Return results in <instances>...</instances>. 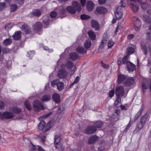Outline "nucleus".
<instances>
[{"label": "nucleus", "instance_id": "obj_1", "mask_svg": "<svg viewBox=\"0 0 151 151\" xmlns=\"http://www.w3.org/2000/svg\"><path fill=\"white\" fill-rule=\"evenodd\" d=\"M120 4V6L118 5L116 7V11L115 12V16L117 19H120L123 15L122 13L120 11L122 10L121 7H124L125 6V4L123 3V1H121Z\"/></svg>", "mask_w": 151, "mask_h": 151}, {"label": "nucleus", "instance_id": "obj_2", "mask_svg": "<svg viewBox=\"0 0 151 151\" xmlns=\"http://www.w3.org/2000/svg\"><path fill=\"white\" fill-rule=\"evenodd\" d=\"M116 97L121 98L125 95L124 88L123 86H120L117 87L115 90Z\"/></svg>", "mask_w": 151, "mask_h": 151}, {"label": "nucleus", "instance_id": "obj_3", "mask_svg": "<svg viewBox=\"0 0 151 151\" xmlns=\"http://www.w3.org/2000/svg\"><path fill=\"white\" fill-rule=\"evenodd\" d=\"M138 1L137 0H129V2L130 3L131 9L134 12H137L139 9L138 5L136 2Z\"/></svg>", "mask_w": 151, "mask_h": 151}, {"label": "nucleus", "instance_id": "obj_4", "mask_svg": "<svg viewBox=\"0 0 151 151\" xmlns=\"http://www.w3.org/2000/svg\"><path fill=\"white\" fill-rule=\"evenodd\" d=\"M33 108L35 111H38L43 109V107L41 102L37 100H35L33 103Z\"/></svg>", "mask_w": 151, "mask_h": 151}, {"label": "nucleus", "instance_id": "obj_5", "mask_svg": "<svg viewBox=\"0 0 151 151\" xmlns=\"http://www.w3.org/2000/svg\"><path fill=\"white\" fill-rule=\"evenodd\" d=\"M66 67L68 69L70 70L71 75L73 74L76 70V66L72 61H68L66 64Z\"/></svg>", "mask_w": 151, "mask_h": 151}, {"label": "nucleus", "instance_id": "obj_6", "mask_svg": "<svg viewBox=\"0 0 151 151\" xmlns=\"http://www.w3.org/2000/svg\"><path fill=\"white\" fill-rule=\"evenodd\" d=\"M96 131V129L93 126H89L85 129L84 132L87 134H90L94 133Z\"/></svg>", "mask_w": 151, "mask_h": 151}, {"label": "nucleus", "instance_id": "obj_7", "mask_svg": "<svg viewBox=\"0 0 151 151\" xmlns=\"http://www.w3.org/2000/svg\"><path fill=\"white\" fill-rule=\"evenodd\" d=\"M42 27V25L40 22H37L34 25V29L37 32H41Z\"/></svg>", "mask_w": 151, "mask_h": 151}, {"label": "nucleus", "instance_id": "obj_8", "mask_svg": "<svg viewBox=\"0 0 151 151\" xmlns=\"http://www.w3.org/2000/svg\"><path fill=\"white\" fill-rule=\"evenodd\" d=\"M136 19L134 23V29L136 31H138L141 29V22L138 18H136Z\"/></svg>", "mask_w": 151, "mask_h": 151}, {"label": "nucleus", "instance_id": "obj_9", "mask_svg": "<svg viewBox=\"0 0 151 151\" xmlns=\"http://www.w3.org/2000/svg\"><path fill=\"white\" fill-rule=\"evenodd\" d=\"M52 99L56 103L58 104L60 101V95L57 93L53 94L52 96Z\"/></svg>", "mask_w": 151, "mask_h": 151}, {"label": "nucleus", "instance_id": "obj_10", "mask_svg": "<svg viewBox=\"0 0 151 151\" xmlns=\"http://www.w3.org/2000/svg\"><path fill=\"white\" fill-rule=\"evenodd\" d=\"M127 67L129 72H132L135 69V66L130 62L127 63Z\"/></svg>", "mask_w": 151, "mask_h": 151}, {"label": "nucleus", "instance_id": "obj_11", "mask_svg": "<svg viewBox=\"0 0 151 151\" xmlns=\"http://www.w3.org/2000/svg\"><path fill=\"white\" fill-rule=\"evenodd\" d=\"M138 2L141 4V7L143 9L147 8L149 5L146 3L147 0H137Z\"/></svg>", "mask_w": 151, "mask_h": 151}, {"label": "nucleus", "instance_id": "obj_12", "mask_svg": "<svg viewBox=\"0 0 151 151\" xmlns=\"http://www.w3.org/2000/svg\"><path fill=\"white\" fill-rule=\"evenodd\" d=\"M91 24L92 27L95 30H98L100 28V25L97 21L95 20H92Z\"/></svg>", "mask_w": 151, "mask_h": 151}, {"label": "nucleus", "instance_id": "obj_13", "mask_svg": "<svg viewBox=\"0 0 151 151\" xmlns=\"http://www.w3.org/2000/svg\"><path fill=\"white\" fill-rule=\"evenodd\" d=\"M87 8L89 12H91L93 10L94 8V4L93 2L91 1H88L86 4Z\"/></svg>", "mask_w": 151, "mask_h": 151}, {"label": "nucleus", "instance_id": "obj_14", "mask_svg": "<svg viewBox=\"0 0 151 151\" xmlns=\"http://www.w3.org/2000/svg\"><path fill=\"white\" fill-rule=\"evenodd\" d=\"M72 7L74 8H75V9L78 12H80L81 11V7L80 5L76 1H74L72 2Z\"/></svg>", "mask_w": 151, "mask_h": 151}, {"label": "nucleus", "instance_id": "obj_15", "mask_svg": "<svg viewBox=\"0 0 151 151\" xmlns=\"http://www.w3.org/2000/svg\"><path fill=\"white\" fill-rule=\"evenodd\" d=\"M67 75V72L65 70H62L59 71L58 73V77L60 78L66 77Z\"/></svg>", "mask_w": 151, "mask_h": 151}, {"label": "nucleus", "instance_id": "obj_16", "mask_svg": "<svg viewBox=\"0 0 151 151\" xmlns=\"http://www.w3.org/2000/svg\"><path fill=\"white\" fill-rule=\"evenodd\" d=\"M21 29L26 34L29 33L31 31L30 27L26 24L23 25Z\"/></svg>", "mask_w": 151, "mask_h": 151}, {"label": "nucleus", "instance_id": "obj_17", "mask_svg": "<svg viewBox=\"0 0 151 151\" xmlns=\"http://www.w3.org/2000/svg\"><path fill=\"white\" fill-rule=\"evenodd\" d=\"M141 17L145 22L148 23H151V18L148 16L143 14L141 16Z\"/></svg>", "mask_w": 151, "mask_h": 151}, {"label": "nucleus", "instance_id": "obj_18", "mask_svg": "<svg viewBox=\"0 0 151 151\" xmlns=\"http://www.w3.org/2000/svg\"><path fill=\"white\" fill-rule=\"evenodd\" d=\"M127 76L122 74H119L118 76V82L119 83H121L122 81L127 78Z\"/></svg>", "mask_w": 151, "mask_h": 151}, {"label": "nucleus", "instance_id": "obj_19", "mask_svg": "<svg viewBox=\"0 0 151 151\" xmlns=\"http://www.w3.org/2000/svg\"><path fill=\"white\" fill-rule=\"evenodd\" d=\"M2 115L5 118L8 119L12 118L14 116V115L12 113L9 112H4Z\"/></svg>", "mask_w": 151, "mask_h": 151}, {"label": "nucleus", "instance_id": "obj_20", "mask_svg": "<svg viewBox=\"0 0 151 151\" xmlns=\"http://www.w3.org/2000/svg\"><path fill=\"white\" fill-rule=\"evenodd\" d=\"M21 32L20 31H17L13 35V38L15 40H19L20 39L21 37Z\"/></svg>", "mask_w": 151, "mask_h": 151}, {"label": "nucleus", "instance_id": "obj_21", "mask_svg": "<svg viewBox=\"0 0 151 151\" xmlns=\"http://www.w3.org/2000/svg\"><path fill=\"white\" fill-rule=\"evenodd\" d=\"M96 11L99 14H102L106 13L107 11V9L105 8L102 7H99L96 8Z\"/></svg>", "mask_w": 151, "mask_h": 151}, {"label": "nucleus", "instance_id": "obj_22", "mask_svg": "<svg viewBox=\"0 0 151 151\" xmlns=\"http://www.w3.org/2000/svg\"><path fill=\"white\" fill-rule=\"evenodd\" d=\"M98 139V137L95 135H94L91 137L89 139L88 143L89 144H91L94 143Z\"/></svg>", "mask_w": 151, "mask_h": 151}, {"label": "nucleus", "instance_id": "obj_23", "mask_svg": "<svg viewBox=\"0 0 151 151\" xmlns=\"http://www.w3.org/2000/svg\"><path fill=\"white\" fill-rule=\"evenodd\" d=\"M41 12L40 10L35 9L32 11L31 14L35 17H39L41 15Z\"/></svg>", "mask_w": 151, "mask_h": 151}, {"label": "nucleus", "instance_id": "obj_24", "mask_svg": "<svg viewBox=\"0 0 151 151\" xmlns=\"http://www.w3.org/2000/svg\"><path fill=\"white\" fill-rule=\"evenodd\" d=\"M69 58L73 60H75L79 58L78 55L75 52L71 53L69 55Z\"/></svg>", "mask_w": 151, "mask_h": 151}, {"label": "nucleus", "instance_id": "obj_25", "mask_svg": "<svg viewBox=\"0 0 151 151\" xmlns=\"http://www.w3.org/2000/svg\"><path fill=\"white\" fill-rule=\"evenodd\" d=\"M66 10L69 13L72 14H74L76 13V10L75 8H74L72 6H70L67 7Z\"/></svg>", "mask_w": 151, "mask_h": 151}, {"label": "nucleus", "instance_id": "obj_26", "mask_svg": "<svg viewBox=\"0 0 151 151\" xmlns=\"http://www.w3.org/2000/svg\"><path fill=\"white\" fill-rule=\"evenodd\" d=\"M88 34L89 37L92 40H94L96 38V35L94 32L91 30L89 31Z\"/></svg>", "mask_w": 151, "mask_h": 151}, {"label": "nucleus", "instance_id": "obj_27", "mask_svg": "<svg viewBox=\"0 0 151 151\" xmlns=\"http://www.w3.org/2000/svg\"><path fill=\"white\" fill-rule=\"evenodd\" d=\"M76 51L78 52L81 54L86 53V49L83 47L81 46H79L77 48Z\"/></svg>", "mask_w": 151, "mask_h": 151}, {"label": "nucleus", "instance_id": "obj_28", "mask_svg": "<svg viewBox=\"0 0 151 151\" xmlns=\"http://www.w3.org/2000/svg\"><path fill=\"white\" fill-rule=\"evenodd\" d=\"M134 83V80L132 78H129L126 81V83H125V85H127L128 86H130L132 85Z\"/></svg>", "mask_w": 151, "mask_h": 151}, {"label": "nucleus", "instance_id": "obj_29", "mask_svg": "<svg viewBox=\"0 0 151 151\" xmlns=\"http://www.w3.org/2000/svg\"><path fill=\"white\" fill-rule=\"evenodd\" d=\"M51 98V97L50 95L49 94L45 95L42 96L41 100L43 101H47L50 100Z\"/></svg>", "mask_w": 151, "mask_h": 151}, {"label": "nucleus", "instance_id": "obj_30", "mask_svg": "<svg viewBox=\"0 0 151 151\" xmlns=\"http://www.w3.org/2000/svg\"><path fill=\"white\" fill-rule=\"evenodd\" d=\"M45 123L44 121L42 120L39 123L38 125L39 129L40 130H43L44 129L45 127Z\"/></svg>", "mask_w": 151, "mask_h": 151}, {"label": "nucleus", "instance_id": "obj_31", "mask_svg": "<svg viewBox=\"0 0 151 151\" xmlns=\"http://www.w3.org/2000/svg\"><path fill=\"white\" fill-rule=\"evenodd\" d=\"M3 43L5 46L9 45L12 43V40L11 39L7 38L4 40Z\"/></svg>", "mask_w": 151, "mask_h": 151}, {"label": "nucleus", "instance_id": "obj_32", "mask_svg": "<svg viewBox=\"0 0 151 151\" xmlns=\"http://www.w3.org/2000/svg\"><path fill=\"white\" fill-rule=\"evenodd\" d=\"M147 46V45L146 44H142L141 45V49L145 55L147 54V53L148 50Z\"/></svg>", "mask_w": 151, "mask_h": 151}, {"label": "nucleus", "instance_id": "obj_33", "mask_svg": "<svg viewBox=\"0 0 151 151\" xmlns=\"http://www.w3.org/2000/svg\"><path fill=\"white\" fill-rule=\"evenodd\" d=\"M58 90L59 91H62L64 88V84L63 82H59L57 85Z\"/></svg>", "mask_w": 151, "mask_h": 151}, {"label": "nucleus", "instance_id": "obj_34", "mask_svg": "<svg viewBox=\"0 0 151 151\" xmlns=\"http://www.w3.org/2000/svg\"><path fill=\"white\" fill-rule=\"evenodd\" d=\"M103 123L102 122L98 121L96 122L94 125V127L96 129V128H100L102 127Z\"/></svg>", "mask_w": 151, "mask_h": 151}, {"label": "nucleus", "instance_id": "obj_35", "mask_svg": "<svg viewBox=\"0 0 151 151\" xmlns=\"http://www.w3.org/2000/svg\"><path fill=\"white\" fill-rule=\"evenodd\" d=\"M91 44L90 39H88L84 43V45L86 48H88L90 47Z\"/></svg>", "mask_w": 151, "mask_h": 151}, {"label": "nucleus", "instance_id": "obj_36", "mask_svg": "<svg viewBox=\"0 0 151 151\" xmlns=\"http://www.w3.org/2000/svg\"><path fill=\"white\" fill-rule=\"evenodd\" d=\"M10 10L11 12H13L17 10V5L13 4L10 5Z\"/></svg>", "mask_w": 151, "mask_h": 151}, {"label": "nucleus", "instance_id": "obj_37", "mask_svg": "<svg viewBox=\"0 0 151 151\" xmlns=\"http://www.w3.org/2000/svg\"><path fill=\"white\" fill-rule=\"evenodd\" d=\"M55 144H59L60 142L61 138L59 135H56L55 137Z\"/></svg>", "mask_w": 151, "mask_h": 151}, {"label": "nucleus", "instance_id": "obj_38", "mask_svg": "<svg viewBox=\"0 0 151 151\" xmlns=\"http://www.w3.org/2000/svg\"><path fill=\"white\" fill-rule=\"evenodd\" d=\"M55 147L60 150H63L64 149V147L61 144H55Z\"/></svg>", "mask_w": 151, "mask_h": 151}, {"label": "nucleus", "instance_id": "obj_39", "mask_svg": "<svg viewBox=\"0 0 151 151\" xmlns=\"http://www.w3.org/2000/svg\"><path fill=\"white\" fill-rule=\"evenodd\" d=\"M12 111L14 113L18 114L21 111V109L17 107H14L12 109Z\"/></svg>", "mask_w": 151, "mask_h": 151}, {"label": "nucleus", "instance_id": "obj_40", "mask_svg": "<svg viewBox=\"0 0 151 151\" xmlns=\"http://www.w3.org/2000/svg\"><path fill=\"white\" fill-rule=\"evenodd\" d=\"M24 104L27 108L30 111L32 109L31 106L30 104L29 101L28 100H26Z\"/></svg>", "mask_w": 151, "mask_h": 151}, {"label": "nucleus", "instance_id": "obj_41", "mask_svg": "<svg viewBox=\"0 0 151 151\" xmlns=\"http://www.w3.org/2000/svg\"><path fill=\"white\" fill-rule=\"evenodd\" d=\"M134 51V49L132 47H129L127 50V53L128 54V55L133 53Z\"/></svg>", "mask_w": 151, "mask_h": 151}, {"label": "nucleus", "instance_id": "obj_42", "mask_svg": "<svg viewBox=\"0 0 151 151\" xmlns=\"http://www.w3.org/2000/svg\"><path fill=\"white\" fill-rule=\"evenodd\" d=\"M144 125V124H143L140 122L137 125L136 128V130L138 132L140 130L143 128Z\"/></svg>", "mask_w": 151, "mask_h": 151}, {"label": "nucleus", "instance_id": "obj_43", "mask_svg": "<svg viewBox=\"0 0 151 151\" xmlns=\"http://www.w3.org/2000/svg\"><path fill=\"white\" fill-rule=\"evenodd\" d=\"M3 54H6L9 53L10 51L9 49L6 47H2V50Z\"/></svg>", "mask_w": 151, "mask_h": 151}, {"label": "nucleus", "instance_id": "obj_44", "mask_svg": "<svg viewBox=\"0 0 151 151\" xmlns=\"http://www.w3.org/2000/svg\"><path fill=\"white\" fill-rule=\"evenodd\" d=\"M121 98H119L118 97H116V99L115 102L114 103V104L115 106L116 107H118V104L121 102Z\"/></svg>", "mask_w": 151, "mask_h": 151}, {"label": "nucleus", "instance_id": "obj_45", "mask_svg": "<svg viewBox=\"0 0 151 151\" xmlns=\"http://www.w3.org/2000/svg\"><path fill=\"white\" fill-rule=\"evenodd\" d=\"M128 57L129 55H127L123 58L122 60V63L123 64H126L127 65V62H130L129 61H128Z\"/></svg>", "mask_w": 151, "mask_h": 151}, {"label": "nucleus", "instance_id": "obj_46", "mask_svg": "<svg viewBox=\"0 0 151 151\" xmlns=\"http://www.w3.org/2000/svg\"><path fill=\"white\" fill-rule=\"evenodd\" d=\"M59 80L56 79L52 81L51 82V85L52 87H55V85H57V84L59 82Z\"/></svg>", "mask_w": 151, "mask_h": 151}, {"label": "nucleus", "instance_id": "obj_47", "mask_svg": "<svg viewBox=\"0 0 151 151\" xmlns=\"http://www.w3.org/2000/svg\"><path fill=\"white\" fill-rule=\"evenodd\" d=\"M108 39V37L107 35L106 34H104L103 36L102 41L104 43H106Z\"/></svg>", "mask_w": 151, "mask_h": 151}, {"label": "nucleus", "instance_id": "obj_48", "mask_svg": "<svg viewBox=\"0 0 151 151\" xmlns=\"http://www.w3.org/2000/svg\"><path fill=\"white\" fill-rule=\"evenodd\" d=\"M90 17L89 16L85 14H82L81 16V18L82 19H86L90 18Z\"/></svg>", "mask_w": 151, "mask_h": 151}, {"label": "nucleus", "instance_id": "obj_49", "mask_svg": "<svg viewBox=\"0 0 151 151\" xmlns=\"http://www.w3.org/2000/svg\"><path fill=\"white\" fill-rule=\"evenodd\" d=\"M142 108H141L140 110H139V111L138 112L137 114L135 116V119L136 120L137 119L138 117H139V116L142 114Z\"/></svg>", "mask_w": 151, "mask_h": 151}, {"label": "nucleus", "instance_id": "obj_50", "mask_svg": "<svg viewBox=\"0 0 151 151\" xmlns=\"http://www.w3.org/2000/svg\"><path fill=\"white\" fill-rule=\"evenodd\" d=\"M49 17H47L43 20V22L45 24L48 25L49 24Z\"/></svg>", "mask_w": 151, "mask_h": 151}, {"label": "nucleus", "instance_id": "obj_51", "mask_svg": "<svg viewBox=\"0 0 151 151\" xmlns=\"http://www.w3.org/2000/svg\"><path fill=\"white\" fill-rule=\"evenodd\" d=\"M146 120V118L145 116H143L142 117L140 122L143 124L145 125V123Z\"/></svg>", "mask_w": 151, "mask_h": 151}, {"label": "nucleus", "instance_id": "obj_52", "mask_svg": "<svg viewBox=\"0 0 151 151\" xmlns=\"http://www.w3.org/2000/svg\"><path fill=\"white\" fill-rule=\"evenodd\" d=\"M114 44V43L111 40H110L109 41L108 44V47L109 48H110L112 46H113Z\"/></svg>", "mask_w": 151, "mask_h": 151}, {"label": "nucleus", "instance_id": "obj_53", "mask_svg": "<svg viewBox=\"0 0 151 151\" xmlns=\"http://www.w3.org/2000/svg\"><path fill=\"white\" fill-rule=\"evenodd\" d=\"M57 15V13L56 12H53L50 14V16L52 18H54Z\"/></svg>", "mask_w": 151, "mask_h": 151}, {"label": "nucleus", "instance_id": "obj_54", "mask_svg": "<svg viewBox=\"0 0 151 151\" xmlns=\"http://www.w3.org/2000/svg\"><path fill=\"white\" fill-rule=\"evenodd\" d=\"M6 4L4 2L0 3V11H2L4 7L5 6Z\"/></svg>", "mask_w": 151, "mask_h": 151}, {"label": "nucleus", "instance_id": "obj_55", "mask_svg": "<svg viewBox=\"0 0 151 151\" xmlns=\"http://www.w3.org/2000/svg\"><path fill=\"white\" fill-rule=\"evenodd\" d=\"M142 89L144 91L145 90H146L147 88H148L145 82H143L142 83Z\"/></svg>", "mask_w": 151, "mask_h": 151}, {"label": "nucleus", "instance_id": "obj_56", "mask_svg": "<svg viewBox=\"0 0 151 151\" xmlns=\"http://www.w3.org/2000/svg\"><path fill=\"white\" fill-rule=\"evenodd\" d=\"M146 38L148 40H151V32L146 34Z\"/></svg>", "mask_w": 151, "mask_h": 151}, {"label": "nucleus", "instance_id": "obj_57", "mask_svg": "<svg viewBox=\"0 0 151 151\" xmlns=\"http://www.w3.org/2000/svg\"><path fill=\"white\" fill-rule=\"evenodd\" d=\"M114 94V91L113 90H111L109 92V96L110 97H112Z\"/></svg>", "mask_w": 151, "mask_h": 151}, {"label": "nucleus", "instance_id": "obj_58", "mask_svg": "<svg viewBox=\"0 0 151 151\" xmlns=\"http://www.w3.org/2000/svg\"><path fill=\"white\" fill-rule=\"evenodd\" d=\"M106 44V43H104L102 41L100 45L99 48L102 49L103 48Z\"/></svg>", "mask_w": 151, "mask_h": 151}, {"label": "nucleus", "instance_id": "obj_59", "mask_svg": "<svg viewBox=\"0 0 151 151\" xmlns=\"http://www.w3.org/2000/svg\"><path fill=\"white\" fill-rule=\"evenodd\" d=\"M5 104H4L3 102H0V109H3L5 106Z\"/></svg>", "mask_w": 151, "mask_h": 151}, {"label": "nucleus", "instance_id": "obj_60", "mask_svg": "<svg viewBox=\"0 0 151 151\" xmlns=\"http://www.w3.org/2000/svg\"><path fill=\"white\" fill-rule=\"evenodd\" d=\"M80 79V77L78 76H77L75 79L74 81H73L74 83H77L79 81Z\"/></svg>", "mask_w": 151, "mask_h": 151}, {"label": "nucleus", "instance_id": "obj_61", "mask_svg": "<svg viewBox=\"0 0 151 151\" xmlns=\"http://www.w3.org/2000/svg\"><path fill=\"white\" fill-rule=\"evenodd\" d=\"M98 1L99 4L102 5L105 3L106 0H98Z\"/></svg>", "mask_w": 151, "mask_h": 151}, {"label": "nucleus", "instance_id": "obj_62", "mask_svg": "<svg viewBox=\"0 0 151 151\" xmlns=\"http://www.w3.org/2000/svg\"><path fill=\"white\" fill-rule=\"evenodd\" d=\"M66 12V11L65 9L63 8L60 11V13L61 14H65Z\"/></svg>", "mask_w": 151, "mask_h": 151}, {"label": "nucleus", "instance_id": "obj_63", "mask_svg": "<svg viewBox=\"0 0 151 151\" xmlns=\"http://www.w3.org/2000/svg\"><path fill=\"white\" fill-rule=\"evenodd\" d=\"M46 137L45 136L43 135L41 138V142H44L45 141V139Z\"/></svg>", "mask_w": 151, "mask_h": 151}, {"label": "nucleus", "instance_id": "obj_64", "mask_svg": "<svg viewBox=\"0 0 151 151\" xmlns=\"http://www.w3.org/2000/svg\"><path fill=\"white\" fill-rule=\"evenodd\" d=\"M134 35L132 34L129 35L127 36V38L129 40H131L133 37Z\"/></svg>", "mask_w": 151, "mask_h": 151}]
</instances>
